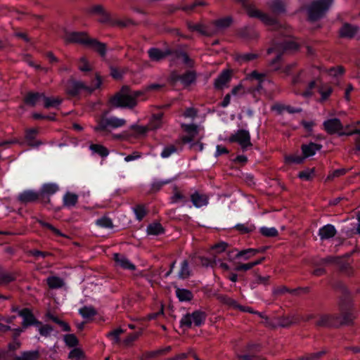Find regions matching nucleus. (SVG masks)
<instances>
[{"instance_id": "nucleus-1", "label": "nucleus", "mask_w": 360, "mask_h": 360, "mask_svg": "<svg viewBox=\"0 0 360 360\" xmlns=\"http://www.w3.org/2000/svg\"><path fill=\"white\" fill-rule=\"evenodd\" d=\"M340 314L321 315L316 322L319 327L340 328L354 323L355 316L353 314L354 304L351 292L340 295L338 300Z\"/></svg>"}, {"instance_id": "nucleus-2", "label": "nucleus", "mask_w": 360, "mask_h": 360, "mask_svg": "<svg viewBox=\"0 0 360 360\" xmlns=\"http://www.w3.org/2000/svg\"><path fill=\"white\" fill-rule=\"evenodd\" d=\"M278 52L275 57L271 59V72H279L284 76L292 74L295 64L284 65L283 63V56L287 52L296 51L300 49V45L296 41L290 39H284L277 44Z\"/></svg>"}, {"instance_id": "nucleus-3", "label": "nucleus", "mask_w": 360, "mask_h": 360, "mask_svg": "<svg viewBox=\"0 0 360 360\" xmlns=\"http://www.w3.org/2000/svg\"><path fill=\"white\" fill-rule=\"evenodd\" d=\"M65 44H78L87 48L93 49L101 57H105L107 46L105 43L91 38L85 32H66L63 36Z\"/></svg>"}, {"instance_id": "nucleus-4", "label": "nucleus", "mask_w": 360, "mask_h": 360, "mask_svg": "<svg viewBox=\"0 0 360 360\" xmlns=\"http://www.w3.org/2000/svg\"><path fill=\"white\" fill-rule=\"evenodd\" d=\"M108 112H104L100 117L96 119V125L93 127L96 132L107 131L111 129H117L124 126L127 121L117 117H107Z\"/></svg>"}, {"instance_id": "nucleus-5", "label": "nucleus", "mask_w": 360, "mask_h": 360, "mask_svg": "<svg viewBox=\"0 0 360 360\" xmlns=\"http://www.w3.org/2000/svg\"><path fill=\"white\" fill-rule=\"evenodd\" d=\"M101 85V79L98 75H96L95 84L91 85H86L83 82L70 79L66 84L65 91L70 96H76L83 91L91 94L94 90L98 89Z\"/></svg>"}, {"instance_id": "nucleus-6", "label": "nucleus", "mask_w": 360, "mask_h": 360, "mask_svg": "<svg viewBox=\"0 0 360 360\" xmlns=\"http://www.w3.org/2000/svg\"><path fill=\"white\" fill-rule=\"evenodd\" d=\"M333 0H315L311 2L307 9L308 19L310 22H316L324 17Z\"/></svg>"}, {"instance_id": "nucleus-7", "label": "nucleus", "mask_w": 360, "mask_h": 360, "mask_svg": "<svg viewBox=\"0 0 360 360\" xmlns=\"http://www.w3.org/2000/svg\"><path fill=\"white\" fill-rule=\"evenodd\" d=\"M111 103L116 108H133L137 105V101L130 95V89L124 86L120 91L111 98Z\"/></svg>"}, {"instance_id": "nucleus-8", "label": "nucleus", "mask_w": 360, "mask_h": 360, "mask_svg": "<svg viewBox=\"0 0 360 360\" xmlns=\"http://www.w3.org/2000/svg\"><path fill=\"white\" fill-rule=\"evenodd\" d=\"M324 130L328 134H338L339 136H350L353 134H359L360 130L355 129L352 131L346 132L343 130V124L338 118H330L325 120L323 123Z\"/></svg>"}, {"instance_id": "nucleus-9", "label": "nucleus", "mask_w": 360, "mask_h": 360, "mask_svg": "<svg viewBox=\"0 0 360 360\" xmlns=\"http://www.w3.org/2000/svg\"><path fill=\"white\" fill-rule=\"evenodd\" d=\"M206 319V314L201 311H195L192 314H186L181 321V327L190 328L193 323L195 326H200L204 323Z\"/></svg>"}, {"instance_id": "nucleus-10", "label": "nucleus", "mask_w": 360, "mask_h": 360, "mask_svg": "<svg viewBox=\"0 0 360 360\" xmlns=\"http://www.w3.org/2000/svg\"><path fill=\"white\" fill-rule=\"evenodd\" d=\"M229 141L231 142L238 143L243 150H247L252 146L250 141V133L245 129L238 130L230 136Z\"/></svg>"}, {"instance_id": "nucleus-11", "label": "nucleus", "mask_w": 360, "mask_h": 360, "mask_svg": "<svg viewBox=\"0 0 360 360\" xmlns=\"http://www.w3.org/2000/svg\"><path fill=\"white\" fill-rule=\"evenodd\" d=\"M285 3L284 0H271V32L275 27H281V24L272 16L275 15H282L285 13Z\"/></svg>"}, {"instance_id": "nucleus-12", "label": "nucleus", "mask_w": 360, "mask_h": 360, "mask_svg": "<svg viewBox=\"0 0 360 360\" xmlns=\"http://www.w3.org/2000/svg\"><path fill=\"white\" fill-rule=\"evenodd\" d=\"M242 4L243 6L245 8L248 15L251 18H259L265 25L270 24V18L262 13L260 11L255 8L254 6L248 5L245 0H236Z\"/></svg>"}, {"instance_id": "nucleus-13", "label": "nucleus", "mask_w": 360, "mask_h": 360, "mask_svg": "<svg viewBox=\"0 0 360 360\" xmlns=\"http://www.w3.org/2000/svg\"><path fill=\"white\" fill-rule=\"evenodd\" d=\"M181 128L186 133V135L181 137L184 143H191L198 134V127L193 124H182Z\"/></svg>"}, {"instance_id": "nucleus-14", "label": "nucleus", "mask_w": 360, "mask_h": 360, "mask_svg": "<svg viewBox=\"0 0 360 360\" xmlns=\"http://www.w3.org/2000/svg\"><path fill=\"white\" fill-rule=\"evenodd\" d=\"M39 198H40V195L38 192L32 191V190H26L23 192L20 193L18 195V200L21 204H28L36 202Z\"/></svg>"}, {"instance_id": "nucleus-15", "label": "nucleus", "mask_w": 360, "mask_h": 360, "mask_svg": "<svg viewBox=\"0 0 360 360\" xmlns=\"http://www.w3.org/2000/svg\"><path fill=\"white\" fill-rule=\"evenodd\" d=\"M18 315L23 319L22 323L23 328L34 324L41 325V323L36 320L32 311L27 308L19 311Z\"/></svg>"}, {"instance_id": "nucleus-16", "label": "nucleus", "mask_w": 360, "mask_h": 360, "mask_svg": "<svg viewBox=\"0 0 360 360\" xmlns=\"http://www.w3.org/2000/svg\"><path fill=\"white\" fill-rule=\"evenodd\" d=\"M38 134L39 129L37 128H30L25 130V139L28 146L32 148H37L43 144L42 141L36 140Z\"/></svg>"}, {"instance_id": "nucleus-17", "label": "nucleus", "mask_w": 360, "mask_h": 360, "mask_svg": "<svg viewBox=\"0 0 360 360\" xmlns=\"http://www.w3.org/2000/svg\"><path fill=\"white\" fill-rule=\"evenodd\" d=\"M322 148V145L316 143L314 142H309L308 144H302L301 146V150L302 153V157L304 159L314 156L318 150Z\"/></svg>"}, {"instance_id": "nucleus-18", "label": "nucleus", "mask_w": 360, "mask_h": 360, "mask_svg": "<svg viewBox=\"0 0 360 360\" xmlns=\"http://www.w3.org/2000/svg\"><path fill=\"white\" fill-rule=\"evenodd\" d=\"M18 276L15 271H7L0 266V285H6L15 281Z\"/></svg>"}, {"instance_id": "nucleus-19", "label": "nucleus", "mask_w": 360, "mask_h": 360, "mask_svg": "<svg viewBox=\"0 0 360 360\" xmlns=\"http://www.w3.org/2000/svg\"><path fill=\"white\" fill-rule=\"evenodd\" d=\"M337 234V230L334 225L328 224L319 229L318 235L321 240L333 238Z\"/></svg>"}, {"instance_id": "nucleus-20", "label": "nucleus", "mask_w": 360, "mask_h": 360, "mask_svg": "<svg viewBox=\"0 0 360 360\" xmlns=\"http://www.w3.org/2000/svg\"><path fill=\"white\" fill-rule=\"evenodd\" d=\"M231 78V71L229 70H223L214 79V88L217 89H222L230 82Z\"/></svg>"}, {"instance_id": "nucleus-21", "label": "nucleus", "mask_w": 360, "mask_h": 360, "mask_svg": "<svg viewBox=\"0 0 360 360\" xmlns=\"http://www.w3.org/2000/svg\"><path fill=\"white\" fill-rule=\"evenodd\" d=\"M113 258L116 264L122 269L131 271L136 269V266L131 263L124 255L115 253L113 255Z\"/></svg>"}, {"instance_id": "nucleus-22", "label": "nucleus", "mask_w": 360, "mask_h": 360, "mask_svg": "<svg viewBox=\"0 0 360 360\" xmlns=\"http://www.w3.org/2000/svg\"><path fill=\"white\" fill-rule=\"evenodd\" d=\"M59 190L58 186L55 183H48L42 185L40 192V198L44 199L46 197H49L53 195Z\"/></svg>"}, {"instance_id": "nucleus-23", "label": "nucleus", "mask_w": 360, "mask_h": 360, "mask_svg": "<svg viewBox=\"0 0 360 360\" xmlns=\"http://www.w3.org/2000/svg\"><path fill=\"white\" fill-rule=\"evenodd\" d=\"M44 94L39 92H28L24 97V103L30 106L34 107L40 99L44 100Z\"/></svg>"}, {"instance_id": "nucleus-24", "label": "nucleus", "mask_w": 360, "mask_h": 360, "mask_svg": "<svg viewBox=\"0 0 360 360\" xmlns=\"http://www.w3.org/2000/svg\"><path fill=\"white\" fill-rule=\"evenodd\" d=\"M358 27L349 23H345L340 30V35L342 38H353L357 33Z\"/></svg>"}, {"instance_id": "nucleus-25", "label": "nucleus", "mask_w": 360, "mask_h": 360, "mask_svg": "<svg viewBox=\"0 0 360 360\" xmlns=\"http://www.w3.org/2000/svg\"><path fill=\"white\" fill-rule=\"evenodd\" d=\"M187 26L191 31H195L204 36H211L214 34L207 26L201 23L188 22Z\"/></svg>"}, {"instance_id": "nucleus-26", "label": "nucleus", "mask_w": 360, "mask_h": 360, "mask_svg": "<svg viewBox=\"0 0 360 360\" xmlns=\"http://www.w3.org/2000/svg\"><path fill=\"white\" fill-rule=\"evenodd\" d=\"M191 200L196 207H201L207 205L208 203V197L205 194H201L198 191L194 192L191 195Z\"/></svg>"}, {"instance_id": "nucleus-27", "label": "nucleus", "mask_w": 360, "mask_h": 360, "mask_svg": "<svg viewBox=\"0 0 360 360\" xmlns=\"http://www.w3.org/2000/svg\"><path fill=\"white\" fill-rule=\"evenodd\" d=\"M149 58L153 61H160L167 56L170 52L163 51L157 48H150L148 51Z\"/></svg>"}, {"instance_id": "nucleus-28", "label": "nucleus", "mask_w": 360, "mask_h": 360, "mask_svg": "<svg viewBox=\"0 0 360 360\" xmlns=\"http://www.w3.org/2000/svg\"><path fill=\"white\" fill-rule=\"evenodd\" d=\"M46 283L51 289L60 288L65 285L63 279L58 276L48 277L46 279Z\"/></svg>"}, {"instance_id": "nucleus-29", "label": "nucleus", "mask_w": 360, "mask_h": 360, "mask_svg": "<svg viewBox=\"0 0 360 360\" xmlns=\"http://www.w3.org/2000/svg\"><path fill=\"white\" fill-rule=\"evenodd\" d=\"M333 91V88L330 86L326 85L324 84L319 86L318 92L321 94V98L319 101L323 103L327 101L332 94Z\"/></svg>"}, {"instance_id": "nucleus-30", "label": "nucleus", "mask_w": 360, "mask_h": 360, "mask_svg": "<svg viewBox=\"0 0 360 360\" xmlns=\"http://www.w3.org/2000/svg\"><path fill=\"white\" fill-rule=\"evenodd\" d=\"M191 271L189 268V263L187 259H184L181 263L180 269L178 274V276L181 279H186L190 277Z\"/></svg>"}, {"instance_id": "nucleus-31", "label": "nucleus", "mask_w": 360, "mask_h": 360, "mask_svg": "<svg viewBox=\"0 0 360 360\" xmlns=\"http://www.w3.org/2000/svg\"><path fill=\"white\" fill-rule=\"evenodd\" d=\"M63 205L67 207H72L76 205L78 201V196L75 193L68 192L63 196Z\"/></svg>"}, {"instance_id": "nucleus-32", "label": "nucleus", "mask_w": 360, "mask_h": 360, "mask_svg": "<svg viewBox=\"0 0 360 360\" xmlns=\"http://www.w3.org/2000/svg\"><path fill=\"white\" fill-rule=\"evenodd\" d=\"M258 55L253 53H240L235 56L236 60L240 65L256 59Z\"/></svg>"}, {"instance_id": "nucleus-33", "label": "nucleus", "mask_w": 360, "mask_h": 360, "mask_svg": "<svg viewBox=\"0 0 360 360\" xmlns=\"http://www.w3.org/2000/svg\"><path fill=\"white\" fill-rule=\"evenodd\" d=\"M176 295L181 302L190 301L193 299L192 292L184 288H176Z\"/></svg>"}, {"instance_id": "nucleus-34", "label": "nucleus", "mask_w": 360, "mask_h": 360, "mask_svg": "<svg viewBox=\"0 0 360 360\" xmlns=\"http://www.w3.org/2000/svg\"><path fill=\"white\" fill-rule=\"evenodd\" d=\"M39 357L38 351L23 352L20 356H17L15 360H37Z\"/></svg>"}, {"instance_id": "nucleus-35", "label": "nucleus", "mask_w": 360, "mask_h": 360, "mask_svg": "<svg viewBox=\"0 0 360 360\" xmlns=\"http://www.w3.org/2000/svg\"><path fill=\"white\" fill-rule=\"evenodd\" d=\"M163 113L154 114L150 121L148 129H156L161 127Z\"/></svg>"}, {"instance_id": "nucleus-36", "label": "nucleus", "mask_w": 360, "mask_h": 360, "mask_svg": "<svg viewBox=\"0 0 360 360\" xmlns=\"http://www.w3.org/2000/svg\"><path fill=\"white\" fill-rule=\"evenodd\" d=\"M148 235L158 236L164 233V229L160 223H152L146 229Z\"/></svg>"}, {"instance_id": "nucleus-37", "label": "nucleus", "mask_w": 360, "mask_h": 360, "mask_svg": "<svg viewBox=\"0 0 360 360\" xmlns=\"http://www.w3.org/2000/svg\"><path fill=\"white\" fill-rule=\"evenodd\" d=\"M91 11L93 13L98 14L101 15V18L99 19L101 22H106L109 20V15L107 12L105 11L103 6L102 5H96L94 6L91 8Z\"/></svg>"}, {"instance_id": "nucleus-38", "label": "nucleus", "mask_w": 360, "mask_h": 360, "mask_svg": "<svg viewBox=\"0 0 360 360\" xmlns=\"http://www.w3.org/2000/svg\"><path fill=\"white\" fill-rule=\"evenodd\" d=\"M196 75L193 71H188L179 77L180 81L184 86H189L195 82Z\"/></svg>"}, {"instance_id": "nucleus-39", "label": "nucleus", "mask_w": 360, "mask_h": 360, "mask_svg": "<svg viewBox=\"0 0 360 360\" xmlns=\"http://www.w3.org/2000/svg\"><path fill=\"white\" fill-rule=\"evenodd\" d=\"M266 75H267L266 73H260L256 70H254V71L251 72L250 74H248L247 75L246 78L248 79L257 80L259 82V84L257 86V89L259 90L260 89H262V83L264 82V78L266 77Z\"/></svg>"}, {"instance_id": "nucleus-40", "label": "nucleus", "mask_w": 360, "mask_h": 360, "mask_svg": "<svg viewBox=\"0 0 360 360\" xmlns=\"http://www.w3.org/2000/svg\"><path fill=\"white\" fill-rule=\"evenodd\" d=\"M304 161V159L302 155L297 154H290L285 157V162L288 165H300L303 163Z\"/></svg>"}, {"instance_id": "nucleus-41", "label": "nucleus", "mask_w": 360, "mask_h": 360, "mask_svg": "<svg viewBox=\"0 0 360 360\" xmlns=\"http://www.w3.org/2000/svg\"><path fill=\"white\" fill-rule=\"evenodd\" d=\"M89 148L93 153H97L103 158L108 156L109 154L108 150L100 144H91Z\"/></svg>"}, {"instance_id": "nucleus-42", "label": "nucleus", "mask_w": 360, "mask_h": 360, "mask_svg": "<svg viewBox=\"0 0 360 360\" xmlns=\"http://www.w3.org/2000/svg\"><path fill=\"white\" fill-rule=\"evenodd\" d=\"M299 319L295 316L282 317L278 322V324L282 327H288L292 324L297 323Z\"/></svg>"}, {"instance_id": "nucleus-43", "label": "nucleus", "mask_w": 360, "mask_h": 360, "mask_svg": "<svg viewBox=\"0 0 360 360\" xmlns=\"http://www.w3.org/2000/svg\"><path fill=\"white\" fill-rule=\"evenodd\" d=\"M44 108H50L51 107H57L58 106L61 102L62 99L60 98H53V97H46L44 95Z\"/></svg>"}, {"instance_id": "nucleus-44", "label": "nucleus", "mask_w": 360, "mask_h": 360, "mask_svg": "<svg viewBox=\"0 0 360 360\" xmlns=\"http://www.w3.org/2000/svg\"><path fill=\"white\" fill-rule=\"evenodd\" d=\"M177 152L178 148L175 145L169 144L164 147L162 151L161 152L160 156L162 158H167L172 155L176 153Z\"/></svg>"}, {"instance_id": "nucleus-45", "label": "nucleus", "mask_w": 360, "mask_h": 360, "mask_svg": "<svg viewBox=\"0 0 360 360\" xmlns=\"http://www.w3.org/2000/svg\"><path fill=\"white\" fill-rule=\"evenodd\" d=\"M263 259L264 258L247 264L237 265L235 268V270L237 271H246L251 269L255 266L260 264Z\"/></svg>"}, {"instance_id": "nucleus-46", "label": "nucleus", "mask_w": 360, "mask_h": 360, "mask_svg": "<svg viewBox=\"0 0 360 360\" xmlns=\"http://www.w3.org/2000/svg\"><path fill=\"white\" fill-rule=\"evenodd\" d=\"M234 229L239 231L240 233H248L252 232L255 229V226L250 224H238L234 226Z\"/></svg>"}, {"instance_id": "nucleus-47", "label": "nucleus", "mask_w": 360, "mask_h": 360, "mask_svg": "<svg viewBox=\"0 0 360 360\" xmlns=\"http://www.w3.org/2000/svg\"><path fill=\"white\" fill-rule=\"evenodd\" d=\"M231 23H232V18L231 17H226L224 18L217 20L213 22V24L218 29H225L226 27H229Z\"/></svg>"}, {"instance_id": "nucleus-48", "label": "nucleus", "mask_w": 360, "mask_h": 360, "mask_svg": "<svg viewBox=\"0 0 360 360\" xmlns=\"http://www.w3.org/2000/svg\"><path fill=\"white\" fill-rule=\"evenodd\" d=\"M315 169H307L301 171L298 174V177L304 181H311L314 176Z\"/></svg>"}, {"instance_id": "nucleus-49", "label": "nucleus", "mask_w": 360, "mask_h": 360, "mask_svg": "<svg viewBox=\"0 0 360 360\" xmlns=\"http://www.w3.org/2000/svg\"><path fill=\"white\" fill-rule=\"evenodd\" d=\"M258 252V249L249 248L238 252L237 254L236 255V257L237 258L244 257L245 259H248L250 257L255 255Z\"/></svg>"}, {"instance_id": "nucleus-50", "label": "nucleus", "mask_w": 360, "mask_h": 360, "mask_svg": "<svg viewBox=\"0 0 360 360\" xmlns=\"http://www.w3.org/2000/svg\"><path fill=\"white\" fill-rule=\"evenodd\" d=\"M79 312L85 319L91 318L96 314V311L92 307H84L79 309Z\"/></svg>"}, {"instance_id": "nucleus-51", "label": "nucleus", "mask_w": 360, "mask_h": 360, "mask_svg": "<svg viewBox=\"0 0 360 360\" xmlns=\"http://www.w3.org/2000/svg\"><path fill=\"white\" fill-rule=\"evenodd\" d=\"M136 219L141 221L146 214V210L142 205H138L133 208Z\"/></svg>"}, {"instance_id": "nucleus-52", "label": "nucleus", "mask_w": 360, "mask_h": 360, "mask_svg": "<svg viewBox=\"0 0 360 360\" xmlns=\"http://www.w3.org/2000/svg\"><path fill=\"white\" fill-rule=\"evenodd\" d=\"M96 225L102 228L110 229L112 228L113 224L112 220L106 217L98 219L96 222Z\"/></svg>"}, {"instance_id": "nucleus-53", "label": "nucleus", "mask_w": 360, "mask_h": 360, "mask_svg": "<svg viewBox=\"0 0 360 360\" xmlns=\"http://www.w3.org/2000/svg\"><path fill=\"white\" fill-rule=\"evenodd\" d=\"M333 288L335 291L340 292V295H346L350 292L346 285L341 281L335 282L333 284Z\"/></svg>"}, {"instance_id": "nucleus-54", "label": "nucleus", "mask_w": 360, "mask_h": 360, "mask_svg": "<svg viewBox=\"0 0 360 360\" xmlns=\"http://www.w3.org/2000/svg\"><path fill=\"white\" fill-rule=\"evenodd\" d=\"M38 223L43 227H45L49 230H51L56 236H63L65 237V236L61 233V231L54 227L53 225H51L49 223L45 222L42 220H38Z\"/></svg>"}, {"instance_id": "nucleus-55", "label": "nucleus", "mask_w": 360, "mask_h": 360, "mask_svg": "<svg viewBox=\"0 0 360 360\" xmlns=\"http://www.w3.org/2000/svg\"><path fill=\"white\" fill-rule=\"evenodd\" d=\"M64 341L70 347H75L78 344V340L74 334H67L64 335Z\"/></svg>"}, {"instance_id": "nucleus-56", "label": "nucleus", "mask_w": 360, "mask_h": 360, "mask_svg": "<svg viewBox=\"0 0 360 360\" xmlns=\"http://www.w3.org/2000/svg\"><path fill=\"white\" fill-rule=\"evenodd\" d=\"M179 201L186 202V197L175 187L174 188V195L171 197V202L176 203Z\"/></svg>"}, {"instance_id": "nucleus-57", "label": "nucleus", "mask_w": 360, "mask_h": 360, "mask_svg": "<svg viewBox=\"0 0 360 360\" xmlns=\"http://www.w3.org/2000/svg\"><path fill=\"white\" fill-rule=\"evenodd\" d=\"M304 72L303 70H300L297 75H294L292 79V82L293 84H304L306 82V79L304 77Z\"/></svg>"}, {"instance_id": "nucleus-58", "label": "nucleus", "mask_w": 360, "mask_h": 360, "mask_svg": "<svg viewBox=\"0 0 360 360\" xmlns=\"http://www.w3.org/2000/svg\"><path fill=\"white\" fill-rule=\"evenodd\" d=\"M124 333V330L122 328H117L109 332L107 334V337L112 339L115 342H118L120 341V335Z\"/></svg>"}, {"instance_id": "nucleus-59", "label": "nucleus", "mask_w": 360, "mask_h": 360, "mask_svg": "<svg viewBox=\"0 0 360 360\" xmlns=\"http://www.w3.org/2000/svg\"><path fill=\"white\" fill-rule=\"evenodd\" d=\"M158 356H161L160 349L146 352L143 354L141 360H148L150 359H154Z\"/></svg>"}, {"instance_id": "nucleus-60", "label": "nucleus", "mask_w": 360, "mask_h": 360, "mask_svg": "<svg viewBox=\"0 0 360 360\" xmlns=\"http://www.w3.org/2000/svg\"><path fill=\"white\" fill-rule=\"evenodd\" d=\"M348 171H349V169H345V168H340V169H335L331 174H330L328 176V179L329 180H332L334 178L342 176L345 175Z\"/></svg>"}, {"instance_id": "nucleus-61", "label": "nucleus", "mask_w": 360, "mask_h": 360, "mask_svg": "<svg viewBox=\"0 0 360 360\" xmlns=\"http://www.w3.org/2000/svg\"><path fill=\"white\" fill-rule=\"evenodd\" d=\"M78 68L82 72H88L91 70L89 62L85 57H82L79 61Z\"/></svg>"}, {"instance_id": "nucleus-62", "label": "nucleus", "mask_w": 360, "mask_h": 360, "mask_svg": "<svg viewBox=\"0 0 360 360\" xmlns=\"http://www.w3.org/2000/svg\"><path fill=\"white\" fill-rule=\"evenodd\" d=\"M53 328L49 325H43L39 328V332L42 336L48 337L53 332Z\"/></svg>"}, {"instance_id": "nucleus-63", "label": "nucleus", "mask_w": 360, "mask_h": 360, "mask_svg": "<svg viewBox=\"0 0 360 360\" xmlns=\"http://www.w3.org/2000/svg\"><path fill=\"white\" fill-rule=\"evenodd\" d=\"M82 352L79 349L76 348L72 349L70 352L68 354V358L72 360H80L81 358L82 357Z\"/></svg>"}, {"instance_id": "nucleus-64", "label": "nucleus", "mask_w": 360, "mask_h": 360, "mask_svg": "<svg viewBox=\"0 0 360 360\" xmlns=\"http://www.w3.org/2000/svg\"><path fill=\"white\" fill-rule=\"evenodd\" d=\"M236 357L238 360H264L258 356L249 354H237Z\"/></svg>"}]
</instances>
